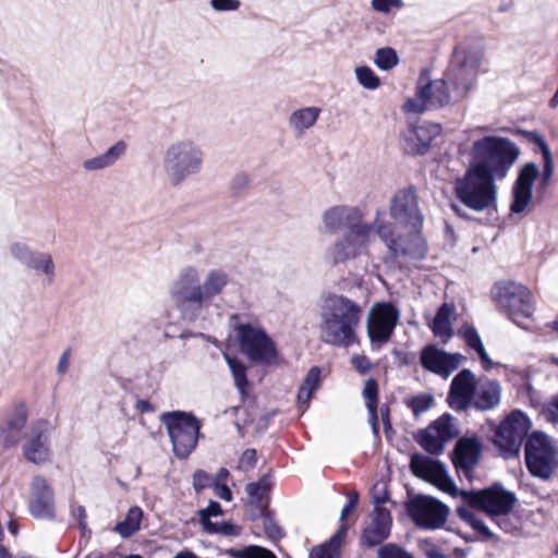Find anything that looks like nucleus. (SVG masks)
<instances>
[{
    "label": "nucleus",
    "instance_id": "obj_10",
    "mask_svg": "<svg viewBox=\"0 0 558 558\" xmlns=\"http://www.w3.org/2000/svg\"><path fill=\"white\" fill-rule=\"evenodd\" d=\"M240 351L252 363L257 365H272L278 356L275 341L262 327L250 323L235 326Z\"/></svg>",
    "mask_w": 558,
    "mask_h": 558
},
{
    "label": "nucleus",
    "instance_id": "obj_55",
    "mask_svg": "<svg viewBox=\"0 0 558 558\" xmlns=\"http://www.w3.org/2000/svg\"><path fill=\"white\" fill-rule=\"evenodd\" d=\"M213 477L210 474L203 470H197L193 475V487L196 492H201L210 486Z\"/></svg>",
    "mask_w": 558,
    "mask_h": 558
},
{
    "label": "nucleus",
    "instance_id": "obj_31",
    "mask_svg": "<svg viewBox=\"0 0 558 558\" xmlns=\"http://www.w3.org/2000/svg\"><path fill=\"white\" fill-rule=\"evenodd\" d=\"M126 147L128 146L124 141H119L109 147L105 153L84 160L83 168L86 171H99L109 168L124 156L126 153Z\"/></svg>",
    "mask_w": 558,
    "mask_h": 558
},
{
    "label": "nucleus",
    "instance_id": "obj_43",
    "mask_svg": "<svg viewBox=\"0 0 558 558\" xmlns=\"http://www.w3.org/2000/svg\"><path fill=\"white\" fill-rule=\"evenodd\" d=\"M453 416L450 413H444L436 421H434L428 427L435 433L441 436L445 440L449 441L456 436L453 430Z\"/></svg>",
    "mask_w": 558,
    "mask_h": 558
},
{
    "label": "nucleus",
    "instance_id": "obj_28",
    "mask_svg": "<svg viewBox=\"0 0 558 558\" xmlns=\"http://www.w3.org/2000/svg\"><path fill=\"white\" fill-rule=\"evenodd\" d=\"M501 391V386L497 380L487 377L477 379L471 408L481 412L495 409L500 403Z\"/></svg>",
    "mask_w": 558,
    "mask_h": 558
},
{
    "label": "nucleus",
    "instance_id": "obj_11",
    "mask_svg": "<svg viewBox=\"0 0 558 558\" xmlns=\"http://www.w3.org/2000/svg\"><path fill=\"white\" fill-rule=\"evenodd\" d=\"M525 464L534 477L549 480L558 468V451L549 436L533 432L524 446Z\"/></svg>",
    "mask_w": 558,
    "mask_h": 558
},
{
    "label": "nucleus",
    "instance_id": "obj_56",
    "mask_svg": "<svg viewBox=\"0 0 558 558\" xmlns=\"http://www.w3.org/2000/svg\"><path fill=\"white\" fill-rule=\"evenodd\" d=\"M402 0H372V8L380 13H388L392 8L401 9Z\"/></svg>",
    "mask_w": 558,
    "mask_h": 558
},
{
    "label": "nucleus",
    "instance_id": "obj_44",
    "mask_svg": "<svg viewBox=\"0 0 558 558\" xmlns=\"http://www.w3.org/2000/svg\"><path fill=\"white\" fill-rule=\"evenodd\" d=\"M356 80L360 85L366 89H376L380 85V80L376 73L367 65L355 68Z\"/></svg>",
    "mask_w": 558,
    "mask_h": 558
},
{
    "label": "nucleus",
    "instance_id": "obj_63",
    "mask_svg": "<svg viewBox=\"0 0 558 558\" xmlns=\"http://www.w3.org/2000/svg\"><path fill=\"white\" fill-rule=\"evenodd\" d=\"M222 514V508L219 502L211 500L207 508L199 511L201 518L218 517Z\"/></svg>",
    "mask_w": 558,
    "mask_h": 558
},
{
    "label": "nucleus",
    "instance_id": "obj_33",
    "mask_svg": "<svg viewBox=\"0 0 558 558\" xmlns=\"http://www.w3.org/2000/svg\"><path fill=\"white\" fill-rule=\"evenodd\" d=\"M453 314V304L442 303L439 306L432 324L429 325L435 337L448 340L453 336V328L451 324V317Z\"/></svg>",
    "mask_w": 558,
    "mask_h": 558
},
{
    "label": "nucleus",
    "instance_id": "obj_19",
    "mask_svg": "<svg viewBox=\"0 0 558 558\" xmlns=\"http://www.w3.org/2000/svg\"><path fill=\"white\" fill-rule=\"evenodd\" d=\"M405 509L413 523L424 530L441 527L448 518L449 508L438 499L418 495L405 504Z\"/></svg>",
    "mask_w": 558,
    "mask_h": 558
},
{
    "label": "nucleus",
    "instance_id": "obj_37",
    "mask_svg": "<svg viewBox=\"0 0 558 558\" xmlns=\"http://www.w3.org/2000/svg\"><path fill=\"white\" fill-rule=\"evenodd\" d=\"M142 519L143 510L140 507H132L129 509L124 520L116 525L114 531L122 538H128L141 529Z\"/></svg>",
    "mask_w": 558,
    "mask_h": 558
},
{
    "label": "nucleus",
    "instance_id": "obj_5",
    "mask_svg": "<svg viewBox=\"0 0 558 558\" xmlns=\"http://www.w3.org/2000/svg\"><path fill=\"white\" fill-rule=\"evenodd\" d=\"M375 232L386 245L388 256L393 262L399 264H401V260L420 262L427 255L428 246L422 235V230L411 229L407 234L399 233L396 225L386 221L380 210H376Z\"/></svg>",
    "mask_w": 558,
    "mask_h": 558
},
{
    "label": "nucleus",
    "instance_id": "obj_3",
    "mask_svg": "<svg viewBox=\"0 0 558 558\" xmlns=\"http://www.w3.org/2000/svg\"><path fill=\"white\" fill-rule=\"evenodd\" d=\"M362 306L344 295L331 294L320 311L319 338L329 345L348 349L359 343Z\"/></svg>",
    "mask_w": 558,
    "mask_h": 558
},
{
    "label": "nucleus",
    "instance_id": "obj_13",
    "mask_svg": "<svg viewBox=\"0 0 558 558\" xmlns=\"http://www.w3.org/2000/svg\"><path fill=\"white\" fill-rule=\"evenodd\" d=\"M274 486L272 476L268 473L263 475L259 481L248 483L245 492L248 497L250 517L252 520L259 518L263 529L268 538L276 541L283 537V531L275 521L272 512L268 509V493Z\"/></svg>",
    "mask_w": 558,
    "mask_h": 558
},
{
    "label": "nucleus",
    "instance_id": "obj_58",
    "mask_svg": "<svg viewBox=\"0 0 558 558\" xmlns=\"http://www.w3.org/2000/svg\"><path fill=\"white\" fill-rule=\"evenodd\" d=\"M354 368L362 375L367 374L372 368L371 361L364 355H353L351 359Z\"/></svg>",
    "mask_w": 558,
    "mask_h": 558
},
{
    "label": "nucleus",
    "instance_id": "obj_27",
    "mask_svg": "<svg viewBox=\"0 0 558 558\" xmlns=\"http://www.w3.org/2000/svg\"><path fill=\"white\" fill-rule=\"evenodd\" d=\"M323 222L329 233H336L342 229L351 231L367 225L363 221L362 211L349 206H335L327 209L323 215Z\"/></svg>",
    "mask_w": 558,
    "mask_h": 558
},
{
    "label": "nucleus",
    "instance_id": "obj_2",
    "mask_svg": "<svg viewBox=\"0 0 558 558\" xmlns=\"http://www.w3.org/2000/svg\"><path fill=\"white\" fill-rule=\"evenodd\" d=\"M230 281L222 269H210L204 279L196 267L186 266L169 286V296L182 319L195 322Z\"/></svg>",
    "mask_w": 558,
    "mask_h": 558
},
{
    "label": "nucleus",
    "instance_id": "obj_48",
    "mask_svg": "<svg viewBox=\"0 0 558 558\" xmlns=\"http://www.w3.org/2000/svg\"><path fill=\"white\" fill-rule=\"evenodd\" d=\"M459 333L463 338L466 345L475 352L484 348L483 341L475 327L466 325L461 330H459Z\"/></svg>",
    "mask_w": 558,
    "mask_h": 558
},
{
    "label": "nucleus",
    "instance_id": "obj_12",
    "mask_svg": "<svg viewBox=\"0 0 558 558\" xmlns=\"http://www.w3.org/2000/svg\"><path fill=\"white\" fill-rule=\"evenodd\" d=\"M493 299L508 317L518 326L525 328L521 319L530 318L534 313V303L530 290L515 282H499L492 289Z\"/></svg>",
    "mask_w": 558,
    "mask_h": 558
},
{
    "label": "nucleus",
    "instance_id": "obj_17",
    "mask_svg": "<svg viewBox=\"0 0 558 558\" xmlns=\"http://www.w3.org/2000/svg\"><path fill=\"white\" fill-rule=\"evenodd\" d=\"M400 311L390 302L375 303L366 322V331L373 349L379 350L391 339L400 320Z\"/></svg>",
    "mask_w": 558,
    "mask_h": 558
},
{
    "label": "nucleus",
    "instance_id": "obj_50",
    "mask_svg": "<svg viewBox=\"0 0 558 558\" xmlns=\"http://www.w3.org/2000/svg\"><path fill=\"white\" fill-rule=\"evenodd\" d=\"M418 546L426 558H451L450 555L442 553L430 539H420Z\"/></svg>",
    "mask_w": 558,
    "mask_h": 558
},
{
    "label": "nucleus",
    "instance_id": "obj_20",
    "mask_svg": "<svg viewBox=\"0 0 558 558\" xmlns=\"http://www.w3.org/2000/svg\"><path fill=\"white\" fill-rule=\"evenodd\" d=\"M23 456L34 464H43L50 458V438L48 423L37 420L29 424L23 435Z\"/></svg>",
    "mask_w": 558,
    "mask_h": 558
},
{
    "label": "nucleus",
    "instance_id": "obj_18",
    "mask_svg": "<svg viewBox=\"0 0 558 558\" xmlns=\"http://www.w3.org/2000/svg\"><path fill=\"white\" fill-rule=\"evenodd\" d=\"M389 215L396 223L412 230H422L424 215L418 206V195L414 186L398 190L389 203Z\"/></svg>",
    "mask_w": 558,
    "mask_h": 558
},
{
    "label": "nucleus",
    "instance_id": "obj_1",
    "mask_svg": "<svg viewBox=\"0 0 558 558\" xmlns=\"http://www.w3.org/2000/svg\"><path fill=\"white\" fill-rule=\"evenodd\" d=\"M485 63V52L476 45L462 43L454 47L442 77L433 80L423 68L416 81L415 98L404 105H453L469 100L476 92L477 80Z\"/></svg>",
    "mask_w": 558,
    "mask_h": 558
},
{
    "label": "nucleus",
    "instance_id": "obj_45",
    "mask_svg": "<svg viewBox=\"0 0 558 558\" xmlns=\"http://www.w3.org/2000/svg\"><path fill=\"white\" fill-rule=\"evenodd\" d=\"M363 397L366 401L368 414H374V411H377L378 408V384L374 378L365 381Z\"/></svg>",
    "mask_w": 558,
    "mask_h": 558
},
{
    "label": "nucleus",
    "instance_id": "obj_23",
    "mask_svg": "<svg viewBox=\"0 0 558 558\" xmlns=\"http://www.w3.org/2000/svg\"><path fill=\"white\" fill-rule=\"evenodd\" d=\"M482 450L483 445L475 436L458 439L452 451V463L457 473L472 481L473 470L480 462Z\"/></svg>",
    "mask_w": 558,
    "mask_h": 558
},
{
    "label": "nucleus",
    "instance_id": "obj_16",
    "mask_svg": "<svg viewBox=\"0 0 558 558\" xmlns=\"http://www.w3.org/2000/svg\"><path fill=\"white\" fill-rule=\"evenodd\" d=\"M462 500L488 517L510 514L518 501L515 494L498 482L484 489L462 493Z\"/></svg>",
    "mask_w": 558,
    "mask_h": 558
},
{
    "label": "nucleus",
    "instance_id": "obj_35",
    "mask_svg": "<svg viewBox=\"0 0 558 558\" xmlns=\"http://www.w3.org/2000/svg\"><path fill=\"white\" fill-rule=\"evenodd\" d=\"M319 113L320 109L318 107H302L296 109L289 118V124L295 136L303 135L305 130L312 128Z\"/></svg>",
    "mask_w": 558,
    "mask_h": 558
},
{
    "label": "nucleus",
    "instance_id": "obj_47",
    "mask_svg": "<svg viewBox=\"0 0 558 558\" xmlns=\"http://www.w3.org/2000/svg\"><path fill=\"white\" fill-rule=\"evenodd\" d=\"M377 558H414L412 554L395 543L380 546L377 550Z\"/></svg>",
    "mask_w": 558,
    "mask_h": 558
},
{
    "label": "nucleus",
    "instance_id": "obj_6",
    "mask_svg": "<svg viewBox=\"0 0 558 558\" xmlns=\"http://www.w3.org/2000/svg\"><path fill=\"white\" fill-rule=\"evenodd\" d=\"M160 421L167 429L174 456L180 460L187 459L197 447L201 421L192 412L180 410L162 413Z\"/></svg>",
    "mask_w": 558,
    "mask_h": 558
},
{
    "label": "nucleus",
    "instance_id": "obj_26",
    "mask_svg": "<svg viewBox=\"0 0 558 558\" xmlns=\"http://www.w3.org/2000/svg\"><path fill=\"white\" fill-rule=\"evenodd\" d=\"M391 526L390 511L384 507H375L369 514V523L362 530V545L367 548L380 545L390 536Z\"/></svg>",
    "mask_w": 558,
    "mask_h": 558
},
{
    "label": "nucleus",
    "instance_id": "obj_57",
    "mask_svg": "<svg viewBox=\"0 0 558 558\" xmlns=\"http://www.w3.org/2000/svg\"><path fill=\"white\" fill-rule=\"evenodd\" d=\"M347 497H348V501H347L345 506L342 508L341 514H340L341 521H344L347 519V517L355 510V508L357 506V501H359L357 492H350L347 495Z\"/></svg>",
    "mask_w": 558,
    "mask_h": 558
},
{
    "label": "nucleus",
    "instance_id": "obj_64",
    "mask_svg": "<svg viewBox=\"0 0 558 558\" xmlns=\"http://www.w3.org/2000/svg\"><path fill=\"white\" fill-rule=\"evenodd\" d=\"M215 494L225 501L232 500V492L225 483H213Z\"/></svg>",
    "mask_w": 558,
    "mask_h": 558
},
{
    "label": "nucleus",
    "instance_id": "obj_49",
    "mask_svg": "<svg viewBox=\"0 0 558 558\" xmlns=\"http://www.w3.org/2000/svg\"><path fill=\"white\" fill-rule=\"evenodd\" d=\"M439 489L448 493L452 497H460L462 499V493L465 490H460L452 478L448 475L447 470L444 471V476H439L434 483Z\"/></svg>",
    "mask_w": 558,
    "mask_h": 558
},
{
    "label": "nucleus",
    "instance_id": "obj_61",
    "mask_svg": "<svg viewBox=\"0 0 558 558\" xmlns=\"http://www.w3.org/2000/svg\"><path fill=\"white\" fill-rule=\"evenodd\" d=\"M457 513L459 518L470 526H473L474 522L480 519L470 508L465 506H459L457 508Z\"/></svg>",
    "mask_w": 558,
    "mask_h": 558
},
{
    "label": "nucleus",
    "instance_id": "obj_9",
    "mask_svg": "<svg viewBox=\"0 0 558 558\" xmlns=\"http://www.w3.org/2000/svg\"><path fill=\"white\" fill-rule=\"evenodd\" d=\"M407 114L408 129L402 132L401 147L411 156H423L429 151L433 141L441 133L437 123L420 120L428 107H402Z\"/></svg>",
    "mask_w": 558,
    "mask_h": 558
},
{
    "label": "nucleus",
    "instance_id": "obj_4",
    "mask_svg": "<svg viewBox=\"0 0 558 558\" xmlns=\"http://www.w3.org/2000/svg\"><path fill=\"white\" fill-rule=\"evenodd\" d=\"M520 154L518 145L509 138L487 135L473 142L470 166L495 180H504Z\"/></svg>",
    "mask_w": 558,
    "mask_h": 558
},
{
    "label": "nucleus",
    "instance_id": "obj_15",
    "mask_svg": "<svg viewBox=\"0 0 558 558\" xmlns=\"http://www.w3.org/2000/svg\"><path fill=\"white\" fill-rule=\"evenodd\" d=\"M531 428L529 416L520 411H512L496 428L494 444L504 459L519 456L523 440Z\"/></svg>",
    "mask_w": 558,
    "mask_h": 558
},
{
    "label": "nucleus",
    "instance_id": "obj_46",
    "mask_svg": "<svg viewBox=\"0 0 558 558\" xmlns=\"http://www.w3.org/2000/svg\"><path fill=\"white\" fill-rule=\"evenodd\" d=\"M11 255L22 265L28 267L37 252H34L28 245L21 242L12 243L10 246Z\"/></svg>",
    "mask_w": 558,
    "mask_h": 558
},
{
    "label": "nucleus",
    "instance_id": "obj_40",
    "mask_svg": "<svg viewBox=\"0 0 558 558\" xmlns=\"http://www.w3.org/2000/svg\"><path fill=\"white\" fill-rule=\"evenodd\" d=\"M400 62L397 51L391 47L378 48L375 52L374 64L383 70L389 71Z\"/></svg>",
    "mask_w": 558,
    "mask_h": 558
},
{
    "label": "nucleus",
    "instance_id": "obj_54",
    "mask_svg": "<svg viewBox=\"0 0 558 558\" xmlns=\"http://www.w3.org/2000/svg\"><path fill=\"white\" fill-rule=\"evenodd\" d=\"M554 171H555V166H554L553 157L543 159V171L541 174V182H539V186L542 189H546L549 185V183L553 179V175H554Z\"/></svg>",
    "mask_w": 558,
    "mask_h": 558
},
{
    "label": "nucleus",
    "instance_id": "obj_32",
    "mask_svg": "<svg viewBox=\"0 0 558 558\" xmlns=\"http://www.w3.org/2000/svg\"><path fill=\"white\" fill-rule=\"evenodd\" d=\"M320 373L322 372L318 366L311 367L301 386L299 387L296 402L301 414L307 410L313 393L320 386Z\"/></svg>",
    "mask_w": 558,
    "mask_h": 558
},
{
    "label": "nucleus",
    "instance_id": "obj_25",
    "mask_svg": "<svg viewBox=\"0 0 558 558\" xmlns=\"http://www.w3.org/2000/svg\"><path fill=\"white\" fill-rule=\"evenodd\" d=\"M464 356L460 353H448L434 344L424 347L420 354L422 366L434 374L448 378L456 371Z\"/></svg>",
    "mask_w": 558,
    "mask_h": 558
},
{
    "label": "nucleus",
    "instance_id": "obj_41",
    "mask_svg": "<svg viewBox=\"0 0 558 558\" xmlns=\"http://www.w3.org/2000/svg\"><path fill=\"white\" fill-rule=\"evenodd\" d=\"M227 554L231 558H277L271 550L257 545L245 546L241 549L231 548L227 550Z\"/></svg>",
    "mask_w": 558,
    "mask_h": 558
},
{
    "label": "nucleus",
    "instance_id": "obj_36",
    "mask_svg": "<svg viewBox=\"0 0 558 558\" xmlns=\"http://www.w3.org/2000/svg\"><path fill=\"white\" fill-rule=\"evenodd\" d=\"M225 359L231 372L234 386L244 399L247 396V388L250 385L247 379V367L238 357L225 355Z\"/></svg>",
    "mask_w": 558,
    "mask_h": 558
},
{
    "label": "nucleus",
    "instance_id": "obj_52",
    "mask_svg": "<svg viewBox=\"0 0 558 558\" xmlns=\"http://www.w3.org/2000/svg\"><path fill=\"white\" fill-rule=\"evenodd\" d=\"M257 463V452L255 449H246L239 461L238 469L247 472L255 468Z\"/></svg>",
    "mask_w": 558,
    "mask_h": 558
},
{
    "label": "nucleus",
    "instance_id": "obj_51",
    "mask_svg": "<svg viewBox=\"0 0 558 558\" xmlns=\"http://www.w3.org/2000/svg\"><path fill=\"white\" fill-rule=\"evenodd\" d=\"M526 140L529 143L534 144L539 148L543 159L553 157L551 150L542 135L536 132H527Z\"/></svg>",
    "mask_w": 558,
    "mask_h": 558
},
{
    "label": "nucleus",
    "instance_id": "obj_62",
    "mask_svg": "<svg viewBox=\"0 0 558 558\" xmlns=\"http://www.w3.org/2000/svg\"><path fill=\"white\" fill-rule=\"evenodd\" d=\"M218 534L223 536H239L241 534V527L231 522H222L219 524Z\"/></svg>",
    "mask_w": 558,
    "mask_h": 558
},
{
    "label": "nucleus",
    "instance_id": "obj_30",
    "mask_svg": "<svg viewBox=\"0 0 558 558\" xmlns=\"http://www.w3.org/2000/svg\"><path fill=\"white\" fill-rule=\"evenodd\" d=\"M410 469L415 476L434 483L439 476H444L446 466L430 457L413 453L410 460Z\"/></svg>",
    "mask_w": 558,
    "mask_h": 558
},
{
    "label": "nucleus",
    "instance_id": "obj_22",
    "mask_svg": "<svg viewBox=\"0 0 558 558\" xmlns=\"http://www.w3.org/2000/svg\"><path fill=\"white\" fill-rule=\"evenodd\" d=\"M539 175V168L534 162H526L518 172V177L513 183L510 204L511 214H522L533 197V185Z\"/></svg>",
    "mask_w": 558,
    "mask_h": 558
},
{
    "label": "nucleus",
    "instance_id": "obj_39",
    "mask_svg": "<svg viewBox=\"0 0 558 558\" xmlns=\"http://www.w3.org/2000/svg\"><path fill=\"white\" fill-rule=\"evenodd\" d=\"M417 442L428 453L440 454L444 451L447 440L435 433L430 427H427L420 433Z\"/></svg>",
    "mask_w": 558,
    "mask_h": 558
},
{
    "label": "nucleus",
    "instance_id": "obj_14",
    "mask_svg": "<svg viewBox=\"0 0 558 558\" xmlns=\"http://www.w3.org/2000/svg\"><path fill=\"white\" fill-rule=\"evenodd\" d=\"M373 231H375V220L373 223L347 231L327 248L326 262L337 266L367 254Z\"/></svg>",
    "mask_w": 558,
    "mask_h": 558
},
{
    "label": "nucleus",
    "instance_id": "obj_38",
    "mask_svg": "<svg viewBox=\"0 0 558 558\" xmlns=\"http://www.w3.org/2000/svg\"><path fill=\"white\" fill-rule=\"evenodd\" d=\"M27 268L36 271L37 274H43L48 283H52L54 281V262L52 256L47 252H37Z\"/></svg>",
    "mask_w": 558,
    "mask_h": 558
},
{
    "label": "nucleus",
    "instance_id": "obj_34",
    "mask_svg": "<svg viewBox=\"0 0 558 558\" xmlns=\"http://www.w3.org/2000/svg\"><path fill=\"white\" fill-rule=\"evenodd\" d=\"M347 531V525L341 524L327 542L311 549L308 558H340V548Z\"/></svg>",
    "mask_w": 558,
    "mask_h": 558
},
{
    "label": "nucleus",
    "instance_id": "obj_42",
    "mask_svg": "<svg viewBox=\"0 0 558 558\" xmlns=\"http://www.w3.org/2000/svg\"><path fill=\"white\" fill-rule=\"evenodd\" d=\"M434 396L430 393H420L407 400V407L411 409L415 417H420L434 405Z\"/></svg>",
    "mask_w": 558,
    "mask_h": 558
},
{
    "label": "nucleus",
    "instance_id": "obj_7",
    "mask_svg": "<svg viewBox=\"0 0 558 558\" xmlns=\"http://www.w3.org/2000/svg\"><path fill=\"white\" fill-rule=\"evenodd\" d=\"M495 179L469 166L463 177L456 179L457 198L474 211H484L495 205L497 187Z\"/></svg>",
    "mask_w": 558,
    "mask_h": 558
},
{
    "label": "nucleus",
    "instance_id": "obj_24",
    "mask_svg": "<svg viewBox=\"0 0 558 558\" xmlns=\"http://www.w3.org/2000/svg\"><path fill=\"white\" fill-rule=\"evenodd\" d=\"M477 379L469 368L461 369L451 380L447 402L457 412H466L474 399Z\"/></svg>",
    "mask_w": 558,
    "mask_h": 558
},
{
    "label": "nucleus",
    "instance_id": "obj_59",
    "mask_svg": "<svg viewBox=\"0 0 558 558\" xmlns=\"http://www.w3.org/2000/svg\"><path fill=\"white\" fill-rule=\"evenodd\" d=\"M71 353V348H68L62 352V354L59 357L56 371L60 376H63L69 369Z\"/></svg>",
    "mask_w": 558,
    "mask_h": 558
},
{
    "label": "nucleus",
    "instance_id": "obj_21",
    "mask_svg": "<svg viewBox=\"0 0 558 558\" xmlns=\"http://www.w3.org/2000/svg\"><path fill=\"white\" fill-rule=\"evenodd\" d=\"M29 493V513L36 519L54 520V494L48 481L41 475L34 476Z\"/></svg>",
    "mask_w": 558,
    "mask_h": 558
},
{
    "label": "nucleus",
    "instance_id": "obj_8",
    "mask_svg": "<svg viewBox=\"0 0 558 558\" xmlns=\"http://www.w3.org/2000/svg\"><path fill=\"white\" fill-rule=\"evenodd\" d=\"M204 153L191 140L172 143L163 156V168L172 185H180L189 177L197 174L203 167Z\"/></svg>",
    "mask_w": 558,
    "mask_h": 558
},
{
    "label": "nucleus",
    "instance_id": "obj_29",
    "mask_svg": "<svg viewBox=\"0 0 558 558\" xmlns=\"http://www.w3.org/2000/svg\"><path fill=\"white\" fill-rule=\"evenodd\" d=\"M28 412L24 402L15 405L13 414L7 423L0 428V441L4 448L16 446L22 438V433L26 426Z\"/></svg>",
    "mask_w": 558,
    "mask_h": 558
},
{
    "label": "nucleus",
    "instance_id": "obj_53",
    "mask_svg": "<svg viewBox=\"0 0 558 558\" xmlns=\"http://www.w3.org/2000/svg\"><path fill=\"white\" fill-rule=\"evenodd\" d=\"M210 7L217 12L238 11L241 7L240 0H210Z\"/></svg>",
    "mask_w": 558,
    "mask_h": 558
},
{
    "label": "nucleus",
    "instance_id": "obj_60",
    "mask_svg": "<svg viewBox=\"0 0 558 558\" xmlns=\"http://www.w3.org/2000/svg\"><path fill=\"white\" fill-rule=\"evenodd\" d=\"M474 531H476L482 541H490L495 538V534L489 530V527L484 523L482 519H478L474 522L473 526H471Z\"/></svg>",
    "mask_w": 558,
    "mask_h": 558
}]
</instances>
